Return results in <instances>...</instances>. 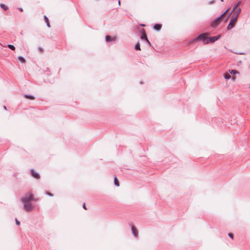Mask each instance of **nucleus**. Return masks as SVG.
Returning <instances> with one entry per match:
<instances>
[{
	"mask_svg": "<svg viewBox=\"0 0 250 250\" xmlns=\"http://www.w3.org/2000/svg\"><path fill=\"white\" fill-rule=\"evenodd\" d=\"M241 11V8L240 7H236V8H233L232 10V12H233V16H237V17L238 18L239 16V15Z\"/></svg>",
	"mask_w": 250,
	"mask_h": 250,
	"instance_id": "obj_6",
	"label": "nucleus"
},
{
	"mask_svg": "<svg viewBox=\"0 0 250 250\" xmlns=\"http://www.w3.org/2000/svg\"><path fill=\"white\" fill-rule=\"evenodd\" d=\"M224 78L226 80H229L230 78V75L228 73H226L224 75Z\"/></svg>",
	"mask_w": 250,
	"mask_h": 250,
	"instance_id": "obj_18",
	"label": "nucleus"
},
{
	"mask_svg": "<svg viewBox=\"0 0 250 250\" xmlns=\"http://www.w3.org/2000/svg\"><path fill=\"white\" fill-rule=\"evenodd\" d=\"M0 6L1 8H2L4 10H7L8 9V6H6L5 4L3 3H1L0 4Z\"/></svg>",
	"mask_w": 250,
	"mask_h": 250,
	"instance_id": "obj_15",
	"label": "nucleus"
},
{
	"mask_svg": "<svg viewBox=\"0 0 250 250\" xmlns=\"http://www.w3.org/2000/svg\"><path fill=\"white\" fill-rule=\"evenodd\" d=\"M221 37V35L213 36V37H210L208 38V41L209 42H214L215 41H217Z\"/></svg>",
	"mask_w": 250,
	"mask_h": 250,
	"instance_id": "obj_7",
	"label": "nucleus"
},
{
	"mask_svg": "<svg viewBox=\"0 0 250 250\" xmlns=\"http://www.w3.org/2000/svg\"><path fill=\"white\" fill-rule=\"evenodd\" d=\"M31 174L33 177L36 179L40 178V175L37 172L35 171L34 169H32L30 170Z\"/></svg>",
	"mask_w": 250,
	"mask_h": 250,
	"instance_id": "obj_8",
	"label": "nucleus"
},
{
	"mask_svg": "<svg viewBox=\"0 0 250 250\" xmlns=\"http://www.w3.org/2000/svg\"><path fill=\"white\" fill-rule=\"evenodd\" d=\"M237 19L238 18L237 17V16H232L229 23L227 27L228 30L231 29L234 26Z\"/></svg>",
	"mask_w": 250,
	"mask_h": 250,
	"instance_id": "obj_4",
	"label": "nucleus"
},
{
	"mask_svg": "<svg viewBox=\"0 0 250 250\" xmlns=\"http://www.w3.org/2000/svg\"><path fill=\"white\" fill-rule=\"evenodd\" d=\"M240 4V1H239L238 3H237L235 5V6L234 7V8H236V7H238V6Z\"/></svg>",
	"mask_w": 250,
	"mask_h": 250,
	"instance_id": "obj_22",
	"label": "nucleus"
},
{
	"mask_svg": "<svg viewBox=\"0 0 250 250\" xmlns=\"http://www.w3.org/2000/svg\"><path fill=\"white\" fill-rule=\"evenodd\" d=\"M114 185L117 186V187H119V183L118 181V179L116 177H114Z\"/></svg>",
	"mask_w": 250,
	"mask_h": 250,
	"instance_id": "obj_16",
	"label": "nucleus"
},
{
	"mask_svg": "<svg viewBox=\"0 0 250 250\" xmlns=\"http://www.w3.org/2000/svg\"><path fill=\"white\" fill-rule=\"evenodd\" d=\"M141 26H145V24H141Z\"/></svg>",
	"mask_w": 250,
	"mask_h": 250,
	"instance_id": "obj_30",
	"label": "nucleus"
},
{
	"mask_svg": "<svg viewBox=\"0 0 250 250\" xmlns=\"http://www.w3.org/2000/svg\"><path fill=\"white\" fill-rule=\"evenodd\" d=\"M105 40L107 42H112L115 40V38L112 39L110 36L107 35L105 37Z\"/></svg>",
	"mask_w": 250,
	"mask_h": 250,
	"instance_id": "obj_11",
	"label": "nucleus"
},
{
	"mask_svg": "<svg viewBox=\"0 0 250 250\" xmlns=\"http://www.w3.org/2000/svg\"><path fill=\"white\" fill-rule=\"evenodd\" d=\"M19 10H20V11H21V12H22V11H23V9H22V8H19Z\"/></svg>",
	"mask_w": 250,
	"mask_h": 250,
	"instance_id": "obj_27",
	"label": "nucleus"
},
{
	"mask_svg": "<svg viewBox=\"0 0 250 250\" xmlns=\"http://www.w3.org/2000/svg\"><path fill=\"white\" fill-rule=\"evenodd\" d=\"M44 19L45 21V22H46V23L47 26L48 27H50V23H49V20H48V19L47 18V17L46 16H44Z\"/></svg>",
	"mask_w": 250,
	"mask_h": 250,
	"instance_id": "obj_13",
	"label": "nucleus"
},
{
	"mask_svg": "<svg viewBox=\"0 0 250 250\" xmlns=\"http://www.w3.org/2000/svg\"><path fill=\"white\" fill-rule=\"evenodd\" d=\"M229 72L230 74H236L237 73V71L235 70H229Z\"/></svg>",
	"mask_w": 250,
	"mask_h": 250,
	"instance_id": "obj_20",
	"label": "nucleus"
},
{
	"mask_svg": "<svg viewBox=\"0 0 250 250\" xmlns=\"http://www.w3.org/2000/svg\"><path fill=\"white\" fill-rule=\"evenodd\" d=\"M135 49L136 50H141V48H140V43H139V42H138V43L135 45Z\"/></svg>",
	"mask_w": 250,
	"mask_h": 250,
	"instance_id": "obj_17",
	"label": "nucleus"
},
{
	"mask_svg": "<svg viewBox=\"0 0 250 250\" xmlns=\"http://www.w3.org/2000/svg\"><path fill=\"white\" fill-rule=\"evenodd\" d=\"M33 195L31 192H27L25 196L23 197L21 201L24 204V209L26 211H30L34 208V206L31 204V202L34 201Z\"/></svg>",
	"mask_w": 250,
	"mask_h": 250,
	"instance_id": "obj_1",
	"label": "nucleus"
},
{
	"mask_svg": "<svg viewBox=\"0 0 250 250\" xmlns=\"http://www.w3.org/2000/svg\"><path fill=\"white\" fill-rule=\"evenodd\" d=\"M8 47L10 49L12 50H14L15 49V47L14 45H11V44H8Z\"/></svg>",
	"mask_w": 250,
	"mask_h": 250,
	"instance_id": "obj_19",
	"label": "nucleus"
},
{
	"mask_svg": "<svg viewBox=\"0 0 250 250\" xmlns=\"http://www.w3.org/2000/svg\"><path fill=\"white\" fill-rule=\"evenodd\" d=\"M229 9H227L224 13H223L220 17L217 18L216 19H214L211 22V26L212 27H215L217 25H218L221 21V18L224 17L227 12L228 11Z\"/></svg>",
	"mask_w": 250,
	"mask_h": 250,
	"instance_id": "obj_2",
	"label": "nucleus"
},
{
	"mask_svg": "<svg viewBox=\"0 0 250 250\" xmlns=\"http://www.w3.org/2000/svg\"><path fill=\"white\" fill-rule=\"evenodd\" d=\"M24 97L27 99H30L31 100H34L35 97L32 95H29L27 94H24Z\"/></svg>",
	"mask_w": 250,
	"mask_h": 250,
	"instance_id": "obj_12",
	"label": "nucleus"
},
{
	"mask_svg": "<svg viewBox=\"0 0 250 250\" xmlns=\"http://www.w3.org/2000/svg\"><path fill=\"white\" fill-rule=\"evenodd\" d=\"M18 59L21 63H25V59L22 56H19Z\"/></svg>",
	"mask_w": 250,
	"mask_h": 250,
	"instance_id": "obj_14",
	"label": "nucleus"
},
{
	"mask_svg": "<svg viewBox=\"0 0 250 250\" xmlns=\"http://www.w3.org/2000/svg\"><path fill=\"white\" fill-rule=\"evenodd\" d=\"M197 41H199V39H197V37H196V38H194V39H192L191 40H190V43H192V42H196Z\"/></svg>",
	"mask_w": 250,
	"mask_h": 250,
	"instance_id": "obj_21",
	"label": "nucleus"
},
{
	"mask_svg": "<svg viewBox=\"0 0 250 250\" xmlns=\"http://www.w3.org/2000/svg\"><path fill=\"white\" fill-rule=\"evenodd\" d=\"M208 35V33L201 34L197 37V39L202 40L205 44H208L209 43L208 38L207 37Z\"/></svg>",
	"mask_w": 250,
	"mask_h": 250,
	"instance_id": "obj_3",
	"label": "nucleus"
},
{
	"mask_svg": "<svg viewBox=\"0 0 250 250\" xmlns=\"http://www.w3.org/2000/svg\"><path fill=\"white\" fill-rule=\"evenodd\" d=\"M16 223L17 225H20V222L17 220V218H16Z\"/></svg>",
	"mask_w": 250,
	"mask_h": 250,
	"instance_id": "obj_23",
	"label": "nucleus"
},
{
	"mask_svg": "<svg viewBox=\"0 0 250 250\" xmlns=\"http://www.w3.org/2000/svg\"><path fill=\"white\" fill-rule=\"evenodd\" d=\"M162 27V25L160 24H155L153 28L154 30L156 31H159Z\"/></svg>",
	"mask_w": 250,
	"mask_h": 250,
	"instance_id": "obj_10",
	"label": "nucleus"
},
{
	"mask_svg": "<svg viewBox=\"0 0 250 250\" xmlns=\"http://www.w3.org/2000/svg\"><path fill=\"white\" fill-rule=\"evenodd\" d=\"M3 108L5 109V110H6V107L5 106H3Z\"/></svg>",
	"mask_w": 250,
	"mask_h": 250,
	"instance_id": "obj_29",
	"label": "nucleus"
},
{
	"mask_svg": "<svg viewBox=\"0 0 250 250\" xmlns=\"http://www.w3.org/2000/svg\"><path fill=\"white\" fill-rule=\"evenodd\" d=\"M46 194L51 197L53 196V194L50 192H46Z\"/></svg>",
	"mask_w": 250,
	"mask_h": 250,
	"instance_id": "obj_24",
	"label": "nucleus"
},
{
	"mask_svg": "<svg viewBox=\"0 0 250 250\" xmlns=\"http://www.w3.org/2000/svg\"><path fill=\"white\" fill-rule=\"evenodd\" d=\"M220 1H224V0H220Z\"/></svg>",
	"mask_w": 250,
	"mask_h": 250,
	"instance_id": "obj_31",
	"label": "nucleus"
},
{
	"mask_svg": "<svg viewBox=\"0 0 250 250\" xmlns=\"http://www.w3.org/2000/svg\"><path fill=\"white\" fill-rule=\"evenodd\" d=\"M118 4H119V5H121V1H120V0H119V1H118Z\"/></svg>",
	"mask_w": 250,
	"mask_h": 250,
	"instance_id": "obj_28",
	"label": "nucleus"
},
{
	"mask_svg": "<svg viewBox=\"0 0 250 250\" xmlns=\"http://www.w3.org/2000/svg\"><path fill=\"white\" fill-rule=\"evenodd\" d=\"M131 230H132V234L134 235V236L135 237H137L138 236V232H137V230L135 228V227L132 226Z\"/></svg>",
	"mask_w": 250,
	"mask_h": 250,
	"instance_id": "obj_9",
	"label": "nucleus"
},
{
	"mask_svg": "<svg viewBox=\"0 0 250 250\" xmlns=\"http://www.w3.org/2000/svg\"><path fill=\"white\" fill-rule=\"evenodd\" d=\"M141 32L142 33V35L141 36V39L146 40L149 44H150V42L147 38V36L146 34L145 30L144 29H142L141 31Z\"/></svg>",
	"mask_w": 250,
	"mask_h": 250,
	"instance_id": "obj_5",
	"label": "nucleus"
},
{
	"mask_svg": "<svg viewBox=\"0 0 250 250\" xmlns=\"http://www.w3.org/2000/svg\"><path fill=\"white\" fill-rule=\"evenodd\" d=\"M83 208L84 209H87V208H86V206H85V203H83Z\"/></svg>",
	"mask_w": 250,
	"mask_h": 250,
	"instance_id": "obj_26",
	"label": "nucleus"
},
{
	"mask_svg": "<svg viewBox=\"0 0 250 250\" xmlns=\"http://www.w3.org/2000/svg\"><path fill=\"white\" fill-rule=\"evenodd\" d=\"M228 235L229 236V237H230V238H233V234L232 233H229Z\"/></svg>",
	"mask_w": 250,
	"mask_h": 250,
	"instance_id": "obj_25",
	"label": "nucleus"
}]
</instances>
